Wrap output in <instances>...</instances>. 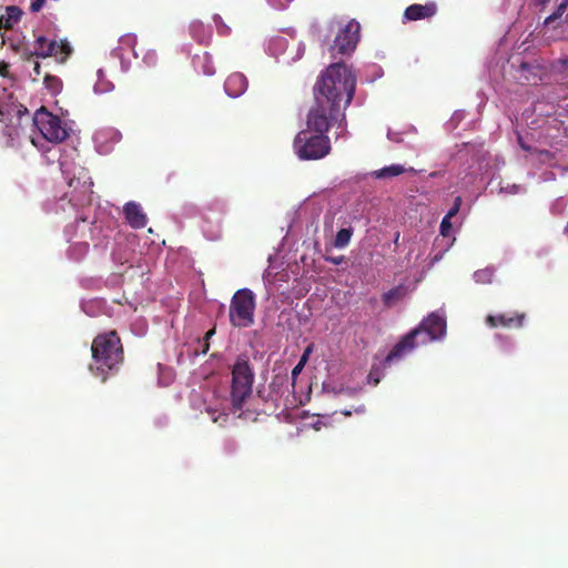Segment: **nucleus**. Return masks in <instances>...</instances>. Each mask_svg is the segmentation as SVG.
Masks as SVG:
<instances>
[{
	"label": "nucleus",
	"instance_id": "39",
	"mask_svg": "<svg viewBox=\"0 0 568 568\" xmlns=\"http://www.w3.org/2000/svg\"><path fill=\"white\" fill-rule=\"evenodd\" d=\"M33 72L36 77H39L41 74V65L38 61L34 62Z\"/></svg>",
	"mask_w": 568,
	"mask_h": 568
},
{
	"label": "nucleus",
	"instance_id": "42",
	"mask_svg": "<svg viewBox=\"0 0 568 568\" xmlns=\"http://www.w3.org/2000/svg\"><path fill=\"white\" fill-rule=\"evenodd\" d=\"M520 146H521L524 150H526V151H529V150H530V148H529L528 145H526V143H523L521 141H520Z\"/></svg>",
	"mask_w": 568,
	"mask_h": 568
},
{
	"label": "nucleus",
	"instance_id": "21",
	"mask_svg": "<svg viewBox=\"0 0 568 568\" xmlns=\"http://www.w3.org/2000/svg\"><path fill=\"white\" fill-rule=\"evenodd\" d=\"M353 235V230L351 227L348 229H341L335 236L334 245L335 247H345L349 244L351 237Z\"/></svg>",
	"mask_w": 568,
	"mask_h": 568
},
{
	"label": "nucleus",
	"instance_id": "7",
	"mask_svg": "<svg viewBox=\"0 0 568 568\" xmlns=\"http://www.w3.org/2000/svg\"><path fill=\"white\" fill-rule=\"evenodd\" d=\"M33 123L49 142L61 143L69 136L68 129L62 124L61 119L43 106L34 113Z\"/></svg>",
	"mask_w": 568,
	"mask_h": 568
},
{
	"label": "nucleus",
	"instance_id": "26",
	"mask_svg": "<svg viewBox=\"0 0 568 568\" xmlns=\"http://www.w3.org/2000/svg\"><path fill=\"white\" fill-rule=\"evenodd\" d=\"M450 220L452 217L445 215L440 222V234L445 237L450 235L453 229Z\"/></svg>",
	"mask_w": 568,
	"mask_h": 568
},
{
	"label": "nucleus",
	"instance_id": "35",
	"mask_svg": "<svg viewBox=\"0 0 568 568\" xmlns=\"http://www.w3.org/2000/svg\"><path fill=\"white\" fill-rule=\"evenodd\" d=\"M214 22L216 23V26H217V28H219V29L224 28V29H225V31H229V28L223 23V21H222V19H221V17H220V16H217V14H216V16H214Z\"/></svg>",
	"mask_w": 568,
	"mask_h": 568
},
{
	"label": "nucleus",
	"instance_id": "30",
	"mask_svg": "<svg viewBox=\"0 0 568 568\" xmlns=\"http://www.w3.org/2000/svg\"><path fill=\"white\" fill-rule=\"evenodd\" d=\"M293 0H270V2L273 4V7L282 9L286 7L290 2Z\"/></svg>",
	"mask_w": 568,
	"mask_h": 568
},
{
	"label": "nucleus",
	"instance_id": "6",
	"mask_svg": "<svg viewBox=\"0 0 568 568\" xmlns=\"http://www.w3.org/2000/svg\"><path fill=\"white\" fill-rule=\"evenodd\" d=\"M255 295L248 288L236 291L230 304V323L234 327H248L254 323Z\"/></svg>",
	"mask_w": 568,
	"mask_h": 568
},
{
	"label": "nucleus",
	"instance_id": "13",
	"mask_svg": "<svg viewBox=\"0 0 568 568\" xmlns=\"http://www.w3.org/2000/svg\"><path fill=\"white\" fill-rule=\"evenodd\" d=\"M124 214L129 224L134 229H142L146 225V216L141 206L134 202L124 205Z\"/></svg>",
	"mask_w": 568,
	"mask_h": 568
},
{
	"label": "nucleus",
	"instance_id": "8",
	"mask_svg": "<svg viewBox=\"0 0 568 568\" xmlns=\"http://www.w3.org/2000/svg\"><path fill=\"white\" fill-rule=\"evenodd\" d=\"M361 24L355 19H351L344 27H342L331 45L329 51L333 58L336 54L345 55L351 54L359 40Z\"/></svg>",
	"mask_w": 568,
	"mask_h": 568
},
{
	"label": "nucleus",
	"instance_id": "33",
	"mask_svg": "<svg viewBox=\"0 0 568 568\" xmlns=\"http://www.w3.org/2000/svg\"><path fill=\"white\" fill-rule=\"evenodd\" d=\"M312 348L311 346L306 347V349L304 351L303 355L301 356V359L300 362L302 363V365H305L307 359H308V356H310V353H311Z\"/></svg>",
	"mask_w": 568,
	"mask_h": 568
},
{
	"label": "nucleus",
	"instance_id": "16",
	"mask_svg": "<svg viewBox=\"0 0 568 568\" xmlns=\"http://www.w3.org/2000/svg\"><path fill=\"white\" fill-rule=\"evenodd\" d=\"M405 168L400 164H392L374 172L375 178L386 179L400 175L405 172Z\"/></svg>",
	"mask_w": 568,
	"mask_h": 568
},
{
	"label": "nucleus",
	"instance_id": "17",
	"mask_svg": "<svg viewBox=\"0 0 568 568\" xmlns=\"http://www.w3.org/2000/svg\"><path fill=\"white\" fill-rule=\"evenodd\" d=\"M114 89V84L108 80L102 72V70L98 71V80L94 84V92L95 93H108L111 92Z\"/></svg>",
	"mask_w": 568,
	"mask_h": 568
},
{
	"label": "nucleus",
	"instance_id": "27",
	"mask_svg": "<svg viewBox=\"0 0 568 568\" xmlns=\"http://www.w3.org/2000/svg\"><path fill=\"white\" fill-rule=\"evenodd\" d=\"M460 206H462V197L460 196H456L455 200H454V204L449 209V211L447 212L446 216L453 219L459 212Z\"/></svg>",
	"mask_w": 568,
	"mask_h": 568
},
{
	"label": "nucleus",
	"instance_id": "44",
	"mask_svg": "<svg viewBox=\"0 0 568 568\" xmlns=\"http://www.w3.org/2000/svg\"><path fill=\"white\" fill-rule=\"evenodd\" d=\"M565 13H566V17H565V23H567V24H568V9H567V12H565Z\"/></svg>",
	"mask_w": 568,
	"mask_h": 568
},
{
	"label": "nucleus",
	"instance_id": "10",
	"mask_svg": "<svg viewBox=\"0 0 568 568\" xmlns=\"http://www.w3.org/2000/svg\"><path fill=\"white\" fill-rule=\"evenodd\" d=\"M438 12V7L435 1L426 2L425 4L414 3L408 6L403 14L404 21H417L430 19Z\"/></svg>",
	"mask_w": 568,
	"mask_h": 568
},
{
	"label": "nucleus",
	"instance_id": "19",
	"mask_svg": "<svg viewBox=\"0 0 568 568\" xmlns=\"http://www.w3.org/2000/svg\"><path fill=\"white\" fill-rule=\"evenodd\" d=\"M405 294V288L402 285L393 287L388 292L384 293L383 302L385 305L390 306L396 301H399Z\"/></svg>",
	"mask_w": 568,
	"mask_h": 568
},
{
	"label": "nucleus",
	"instance_id": "9",
	"mask_svg": "<svg viewBox=\"0 0 568 568\" xmlns=\"http://www.w3.org/2000/svg\"><path fill=\"white\" fill-rule=\"evenodd\" d=\"M526 320V314L520 312L489 314L485 323L490 328H521Z\"/></svg>",
	"mask_w": 568,
	"mask_h": 568
},
{
	"label": "nucleus",
	"instance_id": "11",
	"mask_svg": "<svg viewBox=\"0 0 568 568\" xmlns=\"http://www.w3.org/2000/svg\"><path fill=\"white\" fill-rule=\"evenodd\" d=\"M247 89V80L244 74L234 72L224 82V90L231 98H237Z\"/></svg>",
	"mask_w": 568,
	"mask_h": 568
},
{
	"label": "nucleus",
	"instance_id": "15",
	"mask_svg": "<svg viewBox=\"0 0 568 568\" xmlns=\"http://www.w3.org/2000/svg\"><path fill=\"white\" fill-rule=\"evenodd\" d=\"M22 11L17 6H8L6 13L0 14V29H11L21 18Z\"/></svg>",
	"mask_w": 568,
	"mask_h": 568
},
{
	"label": "nucleus",
	"instance_id": "31",
	"mask_svg": "<svg viewBox=\"0 0 568 568\" xmlns=\"http://www.w3.org/2000/svg\"><path fill=\"white\" fill-rule=\"evenodd\" d=\"M558 64L560 65L561 72L568 75V55L559 59Z\"/></svg>",
	"mask_w": 568,
	"mask_h": 568
},
{
	"label": "nucleus",
	"instance_id": "25",
	"mask_svg": "<svg viewBox=\"0 0 568 568\" xmlns=\"http://www.w3.org/2000/svg\"><path fill=\"white\" fill-rule=\"evenodd\" d=\"M143 63L149 67L153 68L158 64V53L155 50H149L145 52V54L142 58Z\"/></svg>",
	"mask_w": 568,
	"mask_h": 568
},
{
	"label": "nucleus",
	"instance_id": "28",
	"mask_svg": "<svg viewBox=\"0 0 568 568\" xmlns=\"http://www.w3.org/2000/svg\"><path fill=\"white\" fill-rule=\"evenodd\" d=\"M45 1L47 0H33L31 6H30V10L32 12H39L43 6L45 4Z\"/></svg>",
	"mask_w": 568,
	"mask_h": 568
},
{
	"label": "nucleus",
	"instance_id": "14",
	"mask_svg": "<svg viewBox=\"0 0 568 568\" xmlns=\"http://www.w3.org/2000/svg\"><path fill=\"white\" fill-rule=\"evenodd\" d=\"M93 182L88 176L85 172H83V176L73 178L69 181V186L74 189V191L79 190L81 195L84 199L90 200V194L92 193Z\"/></svg>",
	"mask_w": 568,
	"mask_h": 568
},
{
	"label": "nucleus",
	"instance_id": "36",
	"mask_svg": "<svg viewBox=\"0 0 568 568\" xmlns=\"http://www.w3.org/2000/svg\"><path fill=\"white\" fill-rule=\"evenodd\" d=\"M14 109L17 110V115L19 118H21L23 114L28 113L27 108H24L23 105L14 106Z\"/></svg>",
	"mask_w": 568,
	"mask_h": 568
},
{
	"label": "nucleus",
	"instance_id": "20",
	"mask_svg": "<svg viewBox=\"0 0 568 568\" xmlns=\"http://www.w3.org/2000/svg\"><path fill=\"white\" fill-rule=\"evenodd\" d=\"M43 84L51 94H58L62 89V81L58 77L48 73L43 78Z\"/></svg>",
	"mask_w": 568,
	"mask_h": 568
},
{
	"label": "nucleus",
	"instance_id": "32",
	"mask_svg": "<svg viewBox=\"0 0 568 568\" xmlns=\"http://www.w3.org/2000/svg\"><path fill=\"white\" fill-rule=\"evenodd\" d=\"M199 344H200V347H201V353L202 354H206L207 351L210 349V342H206L205 339H199Z\"/></svg>",
	"mask_w": 568,
	"mask_h": 568
},
{
	"label": "nucleus",
	"instance_id": "43",
	"mask_svg": "<svg viewBox=\"0 0 568 568\" xmlns=\"http://www.w3.org/2000/svg\"><path fill=\"white\" fill-rule=\"evenodd\" d=\"M331 261H332L334 264H339V262H341L338 258H332Z\"/></svg>",
	"mask_w": 568,
	"mask_h": 568
},
{
	"label": "nucleus",
	"instance_id": "5",
	"mask_svg": "<svg viewBox=\"0 0 568 568\" xmlns=\"http://www.w3.org/2000/svg\"><path fill=\"white\" fill-rule=\"evenodd\" d=\"M294 149L301 160H320L331 152V141L326 134L303 130L295 136Z\"/></svg>",
	"mask_w": 568,
	"mask_h": 568
},
{
	"label": "nucleus",
	"instance_id": "40",
	"mask_svg": "<svg viewBox=\"0 0 568 568\" xmlns=\"http://www.w3.org/2000/svg\"><path fill=\"white\" fill-rule=\"evenodd\" d=\"M202 28H203V24L201 22H194L191 26V29L193 32H195L196 30L202 29Z\"/></svg>",
	"mask_w": 568,
	"mask_h": 568
},
{
	"label": "nucleus",
	"instance_id": "37",
	"mask_svg": "<svg viewBox=\"0 0 568 568\" xmlns=\"http://www.w3.org/2000/svg\"><path fill=\"white\" fill-rule=\"evenodd\" d=\"M11 115V110L9 108H0V116L9 118Z\"/></svg>",
	"mask_w": 568,
	"mask_h": 568
},
{
	"label": "nucleus",
	"instance_id": "22",
	"mask_svg": "<svg viewBox=\"0 0 568 568\" xmlns=\"http://www.w3.org/2000/svg\"><path fill=\"white\" fill-rule=\"evenodd\" d=\"M568 9V0H562L559 6L556 8V10L550 14L548 16L545 21H544V26H550L551 23H554L555 21L561 19V17L565 14V12L567 11Z\"/></svg>",
	"mask_w": 568,
	"mask_h": 568
},
{
	"label": "nucleus",
	"instance_id": "24",
	"mask_svg": "<svg viewBox=\"0 0 568 568\" xmlns=\"http://www.w3.org/2000/svg\"><path fill=\"white\" fill-rule=\"evenodd\" d=\"M50 44V41L43 36H40L36 40V51L30 54V57H41L42 58V51L45 50L47 45Z\"/></svg>",
	"mask_w": 568,
	"mask_h": 568
},
{
	"label": "nucleus",
	"instance_id": "34",
	"mask_svg": "<svg viewBox=\"0 0 568 568\" xmlns=\"http://www.w3.org/2000/svg\"><path fill=\"white\" fill-rule=\"evenodd\" d=\"M305 365H302L301 362L297 363V365L292 369V377L295 378L303 369Z\"/></svg>",
	"mask_w": 568,
	"mask_h": 568
},
{
	"label": "nucleus",
	"instance_id": "38",
	"mask_svg": "<svg viewBox=\"0 0 568 568\" xmlns=\"http://www.w3.org/2000/svg\"><path fill=\"white\" fill-rule=\"evenodd\" d=\"M214 334H215V327H213V328L209 329V331L205 333V335H204L203 339H205L206 342H210V338H211Z\"/></svg>",
	"mask_w": 568,
	"mask_h": 568
},
{
	"label": "nucleus",
	"instance_id": "2",
	"mask_svg": "<svg viewBox=\"0 0 568 568\" xmlns=\"http://www.w3.org/2000/svg\"><path fill=\"white\" fill-rule=\"evenodd\" d=\"M93 363L90 371L104 382L109 373H115L124 361V351L115 331L99 334L91 346Z\"/></svg>",
	"mask_w": 568,
	"mask_h": 568
},
{
	"label": "nucleus",
	"instance_id": "1",
	"mask_svg": "<svg viewBox=\"0 0 568 568\" xmlns=\"http://www.w3.org/2000/svg\"><path fill=\"white\" fill-rule=\"evenodd\" d=\"M355 85V75L345 63H332L314 85V104L307 113V130L326 134L336 123L343 126L344 110L353 100Z\"/></svg>",
	"mask_w": 568,
	"mask_h": 568
},
{
	"label": "nucleus",
	"instance_id": "18",
	"mask_svg": "<svg viewBox=\"0 0 568 568\" xmlns=\"http://www.w3.org/2000/svg\"><path fill=\"white\" fill-rule=\"evenodd\" d=\"M475 282L479 284H490L495 276V267L487 266L485 268L478 270L474 273Z\"/></svg>",
	"mask_w": 568,
	"mask_h": 568
},
{
	"label": "nucleus",
	"instance_id": "29",
	"mask_svg": "<svg viewBox=\"0 0 568 568\" xmlns=\"http://www.w3.org/2000/svg\"><path fill=\"white\" fill-rule=\"evenodd\" d=\"M368 382L372 383L374 386H376L379 381H381V376L378 375L377 371L375 369H372L368 374Z\"/></svg>",
	"mask_w": 568,
	"mask_h": 568
},
{
	"label": "nucleus",
	"instance_id": "41",
	"mask_svg": "<svg viewBox=\"0 0 568 568\" xmlns=\"http://www.w3.org/2000/svg\"><path fill=\"white\" fill-rule=\"evenodd\" d=\"M520 69H521V70H530V69H531V64H530V63H528V62H523V63L520 64Z\"/></svg>",
	"mask_w": 568,
	"mask_h": 568
},
{
	"label": "nucleus",
	"instance_id": "3",
	"mask_svg": "<svg viewBox=\"0 0 568 568\" xmlns=\"http://www.w3.org/2000/svg\"><path fill=\"white\" fill-rule=\"evenodd\" d=\"M445 333V318L437 313L429 314L418 327L412 329L397 344H395L386 356L385 364H390L394 361L400 359L405 354L412 352L418 344H426L427 342L440 338Z\"/></svg>",
	"mask_w": 568,
	"mask_h": 568
},
{
	"label": "nucleus",
	"instance_id": "23",
	"mask_svg": "<svg viewBox=\"0 0 568 568\" xmlns=\"http://www.w3.org/2000/svg\"><path fill=\"white\" fill-rule=\"evenodd\" d=\"M207 414L211 416V419L213 423H217L221 426L224 425V423H226V420L229 418V415L226 413L219 412V410L211 409V408L207 409Z\"/></svg>",
	"mask_w": 568,
	"mask_h": 568
},
{
	"label": "nucleus",
	"instance_id": "12",
	"mask_svg": "<svg viewBox=\"0 0 568 568\" xmlns=\"http://www.w3.org/2000/svg\"><path fill=\"white\" fill-rule=\"evenodd\" d=\"M71 52L72 48L68 41H50V44L42 51V58L54 57L57 61L64 62Z\"/></svg>",
	"mask_w": 568,
	"mask_h": 568
},
{
	"label": "nucleus",
	"instance_id": "4",
	"mask_svg": "<svg viewBox=\"0 0 568 568\" xmlns=\"http://www.w3.org/2000/svg\"><path fill=\"white\" fill-rule=\"evenodd\" d=\"M254 373L245 357H237L232 368L231 409L242 416L245 402L252 395Z\"/></svg>",
	"mask_w": 568,
	"mask_h": 568
}]
</instances>
